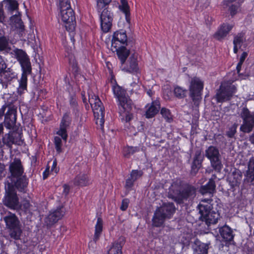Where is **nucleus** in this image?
Masks as SVG:
<instances>
[{"instance_id":"23","label":"nucleus","mask_w":254,"mask_h":254,"mask_svg":"<svg viewBox=\"0 0 254 254\" xmlns=\"http://www.w3.org/2000/svg\"><path fill=\"white\" fill-rule=\"evenodd\" d=\"M103 229V221L101 217L97 218L96 223L95 226V231L92 240L88 243L89 247L93 248L97 241H99Z\"/></svg>"},{"instance_id":"3","label":"nucleus","mask_w":254,"mask_h":254,"mask_svg":"<svg viewBox=\"0 0 254 254\" xmlns=\"http://www.w3.org/2000/svg\"><path fill=\"white\" fill-rule=\"evenodd\" d=\"M213 202L212 199H204L197 206L199 220L208 226L216 224L220 218V213L217 208L214 209Z\"/></svg>"},{"instance_id":"32","label":"nucleus","mask_w":254,"mask_h":254,"mask_svg":"<svg viewBox=\"0 0 254 254\" xmlns=\"http://www.w3.org/2000/svg\"><path fill=\"white\" fill-rule=\"evenodd\" d=\"M125 243L124 238H120L114 242L108 252V254H122V248Z\"/></svg>"},{"instance_id":"27","label":"nucleus","mask_w":254,"mask_h":254,"mask_svg":"<svg viewBox=\"0 0 254 254\" xmlns=\"http://www.w3.org/2000/svg\"><path fill=\"white\" fill-rule=\"evenodd\" d=\"M14 184L16 188L20 191H26L28 181L25 175L11 180Z\"/></svg>"},{"instance_id":"16","label":"nucleus","mask_w":254,"mask_h":254,"mask_svg":"<svg viewBox=\"0 0 254 254\" xmlns=\"http://www.w3.org/2000/svg\"><path fill=\"white\" fill-rule=\"evenodd\" d=\"M128 43L127 36L125 30L120 29L114 32L111 41V47L127 46Z\"/></svg>"},{"instance_id":"35","label":"nucleus","mask_w":254,"mask_h":254,"mask_svg":"<svg viewBox=\"0 0 254 254\" xmlns=\"http://www.w3.org/2000/svg\"><path fill=\"white\" fill-rule=\"evenodd\" d=\"M140 151V148L139 146H133L127 145L123 147L122 153L125 158H129L131 155L136 152H139Z\"/></svg>"},{"instance_id":"49","label":"nucleus","mask_w":254,"mask_h":254,"mask_svg":"<svg viewBox=\"0 0 254 254\" xmlns=\"http://www.w3.org/2000/svg\"><path fill=\"white\" fill-rule=\"evenodd\" d=\"M143 172L141 170H132L128 178L135 182L143 175Z\"/></svg>"},{"instance_id":"9","label":"nucleus","mask_w":254,"mask_h":254,"mask_svg":"<svg viewBox=\"0 0 254 254\" xmlns=\"http://www.w3.org/2000/svg\"><path fill=\"white\" fill-rule=\"evenodd\" d=\"M70 0H64V28L68 32L70 39L74 44L76 22L74 11L71 7Z\"/></svg>"},{"instance_id":"6","label":"nucleus","mask_w":254,"mask_h":254,"mask_svg":"<svg viewBox=\"0 0 254 254\" xmlns=\"http://www.w3.org/2000/svg\"><path fill=\"white\" fill-rule=\"evenodd\" d=\"M176 211L173 202L164 203L155 210L152 219V225L155 227L162 226L166 219H170Z\"/></svg>"},{"instance_id":"1","label":"nucleus","mask_w":254,"mask_h":254,"mask_svg":"<svg viewBox=\"0 0 254 254\" xmlns=\"http://www.w3.org/2000/svg\"><path fill=\"white\" fill-rule=\"evenodd\" d=\"M197 188L193 184L185 181L181 178L172 180L168 189V196L177 204L193 199L196 195Z\"/></svg>"},{"instance_id":"5","label":"nucleus","mask_w":254,"mask_h":254,"mask_svg":"<svg viewBox=\"0 0 254 254\" xmlns=\"http://www.w3.org/2000/svg\"><path fill=\"white\" fill-rule=\"evenodd\" d=\"M16 59L19 62L23 73L19 81V87L17 93L20 95L27 90V75L31 72V66L30 60L26 53L22 50L16 49L13 51Z\"/></svg>"},{"instance_id":"53","label":"nucleus","mask_w":254,"mask_h":254,"mask_svg":"<svg viewBox=\"0 0 254 254\" xmlns=\"http://www.w3.org/2000/svg\"><path fill=\"white\" fill-rule=\"evenodd\" d=\"M238 125L236 123H234L232 126L230 127L228 130L226 132V135L229 138H233L234 137L235 134L237 132V128Z\"/></svg>"},{"instance_id":"61","label":"nucleus","mask_w":254,"mask_h":254,"mask_svg":"<svg viewBox=\"0 0 254 254\" xmlns=\"http://www.w3.org/2000/svg\"><path fill=\"white\" fill-rule=\"evenodd\" d=\"M128 129H130V131L127 132V134L129 136H135L136 135L137 132L134 127L131 126ZM127 131H128L127 130Z\"/></svg>"},{"instance_id":"44","label":"nucleus","mask_w":254,"mask_h":254,"mask_svg":"<svg viewBox=\"0 0 254 254\" xmlns=\"http://www.w3.org/2000/svg\"><path fill=\"white\" fill-rule=\"evenodd\" d=\"M210 164L213 170L216 173H220L223 168V165L221 160V157H218L210 161Z\"/></svg>"},{"instance_id":"26","label":"nucleus","mask_w":254,"mask_h":254,"mask_svg":"<svg viewBox=\"0 0 254 254\" xmlns=\"http://www.w3.org/2000/svg\"><path fill=\"white\" fill-rule=\"evenodd\" d=\"M219 232L222 240L226 242H231L233 241L234 234L232 229L225 225L219 228Z\"/></svg>"},{"instance_id":"47","label":"nucleus","mask_w":254,"mask_h":254,"mask_svg":"<svg viewBox=\"0 0 254 254\" xmlns=\"http://www.w3.org/2000/svg\"><path fill=\"white\" fill-rule=\"evenodd\" d=\"M3 2H7V10L10 12L18 9V4L16 0H3Z\"/></svg>"},{"instance_id":"13","label":"nucleus","mask_w":254,"mask_h":254,"mask_svg":"<svg viewBox=\"0 0 254 254\" xmlns=\"http://www.w3.org/2000/svg\"><path fill=\"white\" fill-rule=\"evenodd\" d=\"M204 83L199 77L191 78L189 86L190 97L195 106H198L202 99Z\"/></svg>"},{"instance_id":"60","label":"nucleus","mask_w":254,"mask_h":254,"mask_svg":"<svg viewBox=\"0 0 254 254\" xmlns=\"http://www.w3.org/2000/svg\"><path fill=\"white\" fill-rule=\"evenodd\" d=\"M6 65L7 64L4 60L2 57L0 56V72L4 70V68L6 67Z\"/></svg>"},{"instance_id":"63","label":"nucleus","mask_w":254,"mask_h":254,"mask_svg":"<svg viewBox=\"0 0 254 254\" xmlns=\"http://www.w3.org/2000/svg\"><path fill=\"white\" fill-rule=\"evenodd\" d=\"M7 108V106L3 105L0 109V119H2V117L4 115V112L5 111L6 108Z\"/></svg>"},{"instance_id":"55","label":"nucleus","mask_w":254,"mask_h":254,"mask_svg":"<svg viewBox=\"0 0 254 254\" xmlns=\"http://www.w3.org/2000/svg\"><path fill=\"white\" fill-rule=\"evenodd\" d=\"M172 92L170 88L164 89L163 91V97L166 100H170L172 97Z\"/></svg>"},{"instance_id":"10","label":"nucleus","mask_w":254,"mask_h":254,"mask_svg":"<svg viewBox=\"0 0 254 254\" xmlns=\"http://www.w3.org/2000/svg\"><path fill=\"white\" fill-rule=\"evenodd\" d=\"M240 116L243 120V124L240 127V131L244 133L251 132L254 127V112H251L247 107H244L241 109ZM250 140L254 144V131Z\"/></svg>"},{"instance_id":"15","label":"nucleus","mask_w":254,"mask_h":254,"mask_svg":"<svg viewBox=\"0 0 254 254\" xmlns=\"http://www.w3.org/2000/svg\"><path fill=\"white\" fill-rule=\"evenodd\" d=\"M121 64L120 68L122 71L133 75L140 74L137 57L135 54L131 55L126 62Z\"/></svg>"},{"instance_id":"50","label":"nucleus","mask_w":254,"mask_h":254,"mask_svg":"<svg viewBox=\"0 0 254 254\" xmlns=\"http://www.w3.org/2000/svg\"><path fill=\"white\" fill-rule=\"evenodd\" d=\"M241 4L239 2L232 4L228 6V11L232 17L234 16L238 12Z\"/></svg>"},{"instance_id":"12","label":"nucleus","mask_w":254,"mask_h":254,"mask_svg":"<svg viewBox=\"0 0 254 254\" xmlns=\"http://www.w3.org/2000/svg\"><path fill=\"white\" fill-rule=\"evenodd\" d=\"M237 91L236 87L229 81L221 83L219 88L217 89L214 98L217 103H224L230 100Z\"/></svg>"},{"instance_id":"11","label":"nucleus","mask_w":254,"mask_h":254,"mask_svg":"<svg viewBox=\"0 0 254 254\" xmlns=\"http://www.w3.org/2000/svg\"><path fill=\"white\" fill-rule=\"evenodd\" d=\"M6 227L8 230L9 235L11 238L18 240L20 239L22 230L20 222L17 217L11 213L3 217Z\"/></svg>"},{"instance_id":"48","label":"nucleus","mask_w":254,"mask_h":254,"mask_svg":"<svg viewBox=\"0 0 254 254\" xmlns=\"http://www.w3.org/2000/svg\"><path fill=\"white\" fill-rule=\"evenodd\" d=\"M245 34L243 33H239L235 36L233 40V44L239 46L241 48L244 42Z\"/></svg>"},{"instance_id":"14","label":"nucleus","mask_w":254,"mask_h":254,"mask_svg":"<svg viewBox=\"0 0 254 254\" xmlns=\"http://www.w3.org/2000/svg\"><path fill=\"white\" fill-rule=\"evenodd\" d=\"M5 195L3 204L12 209L19 208V199L13 185L7 182L5 185Z\"/></svg>"},{"instance_id":"62","label":"nucleus","mask_w":254,"mask_h":254,"mask_svg":"<svg viewBox=\"0 0 254 254\" xmlns=\"http://www.w3.org/2000/svg\"><path fill=\"white\" fill-rule=\"evenodd\" d=\"M248 55V54L247 52H243V53L242 54V55L240 57L239 62L243 64L245 60H246V58L247 57Z\"/></svg>"},{"instance_id":"8","label":"nucleus","mask_w":254,"mask_h":254,"mask_svg":"<svg viewBox=\"0 0 254 254\" xmlns=\"http://www.w3.org/2000/svg\"><path fill=\"white\" fill-rule=\"evenodd\" d=\"M88 102L93 112L95 122L100 129L104 130L105 108L103 103L98 95L89 94Z\"/></svg>"},{"instance_id":"21","label":"nucleus","mask_w":254,"mask_h":254,"mask_svg":"<svg viewBox=\"0 0 254 254\" xmlns=\"http://www.w3.org/2000/svg\"><path fill=\"white\" fill-rule=\"evenodd\" d=\"M203 157L201 156V151L197 150L195 152L193 160L191 164L190 174L191 176H195L201 168Z\"/></svg>"},{"instance_id":"25","label":"nucleus","mask_w":254,"mask_h":254,"mask_svg":"<svg viewBox=\"0 0 254 254\" xmlns=\"http://www.w3.org/2000/svg\"><path fill=\"white\" fill-rule=\"evenodd\" d=\"M92 184L90 179L87 174H79L74 178L73 184L75 186L84 187L89 186Z\"/></svg>"},{"instance_id":"39","label":"nucleus","mask_w":254,"mask_h":254,"mask_svg":"<svg viewBox=\"0 0 254 254\" xmlns=\"http://www.w3.org/2000/svg\"><path fill=\"white\" fill-rule=\"evenodd\" d=\"M69 69L73 73L74 76L79 74L80 69L78 65V63L74 56H70L68 58Z\"/></svg>"},{"instance_id":"19","label":"nucleus","mask_w":254,"mask_h":254,"mask_svg":"<svg viewBox=\"0 0 254 254\" xmlns=\"http://www.w3.org/2000/svg\"><path fill=\"white\" fill-rule=\"evenodd\" d=\"M9 171L11 174L9 178L11 180L24 175V169L19 159H14L9 165Z\"/></svg>"},{"instance_id":"20","label":"nucleus","mask_w":254,"mask_h":254,"mask_svg":"<svg viewBox=\"0 0 254 254\" xmlns=\"http://www.w3.org/2000/svg\"><path fill=\"white\" fill-rule=\"evenodd\" d=\"M233 28V25L227 23H223L218 27L213 35V38L219 41H222L229 34Z\"/></svg>"},{"instance_id":"31","label":"nucleus","mask_w":254,"mask_h":254,"mask_svg":"<svg viewBox=\"0 0 254 254\" xmlns=\"http://www.w3.org/2000/svg\"><path fill=\"white\" fill-rule=\"evenodd\" d=\"M160 108V103L158 100L152 101L149 107L145 113V117L150 119L154 117L159 112Z\"/></svg>"},{"instance_id":"52","label":"nucleus","mask_w":254,"mask_h":254,"mask_svg":"<svg viewBox=\"0 0 254 254\" xmlns=\"http://www.w3.org/2000/svg\"><path fill=\"white\" fill-rule=\"evenodd\" d=\"M134 181L133 180H131L129 178H128L126 180V183L125 185V188L126 189V195H127L129 191H130L133 189V187L134 185Z\"/></svg>"},{"instance_id":"43","label":"nucleus","mask_w":254,"mask_h":254,"mask_svg":"<svg viewBox=\"0 0 254 254\" xmlns=\"http://www.w3.org/2000/svg\"><path fill=\"white\" fill-rule=\"evenodd\" d=\"M11 20L15 23L16 28L20 30L19 34L21 36H23L24 26L19 16L16 14L13 15L11 17Z\"/></svg>"},{"instance_id":"22","label":"nucleus","mask_w":254,"mask_h":254,"mask_svg":"<svg viewBox=\"0 0 254 254\" xmlns=\"http://www.w3.org/2000/svg\"><path fill=\"white\" fill-rule=\"evenodd\" d=\"M16 76L15 72L10 67H6L0 72V83L3 88H6L8 83L11 81Z\"/></svg>"},{"instance_id":"30","label":"nucleus","mask_w":254,"mask_h":254,"mask_svg":"<svg viewBox=\"0 0 254 254\" xmlns=\"http://www.w3.org/2000/svg\"><path fill=\"white\" fill-rule=\"evenodd\" d=\"M127 46H119V47H112L116 52L117 55L121 64L126 62L130 54V50L127 49Z\"/></svg>"},{"instance_id":"40","label":"nucleus","mask_w":254,"mask_h":254,"mask_svg":"<svg viewBox=\"0 0 254 254\" xmlns=\"http://www.w3.org/2000/svg\"><path fill=\"white\" fill-rule=\"evenodd\" d=\"M242 179V175L238 174L233 173L228 178L231 189H235L236 187H239Z\"/></svg>"},{"instance_id":"59","label":"nucleus","mask_w":254,"mask_h":254,"mask_svg":"<svg viewBox=\"0 0 254 254\" xmlns=\"http://www.w3.org/2000/svg\"><path fill=\"white\" fill-rule=\"evenodd\" d=\"M237 0H223L222 3L224 7L227 8L230 5L233 4V3L236 1Z\"/></svg>"},{"instance_id":"45","label":"nucleus","mask_w":254,"mask_h":254,"mask_svg":"<svg viewBox=\"0 0 254 254\" xmlns=\"http://www.w3.org/2000/svg\"><path fill=\"white\" fill-rule=\"evenodd\" d=\"M160 114L166 122L171 123L173 122V116L169 109L163 107L160 110Z\"/></svg>"},{"instance_id":"28","label":"nucleus","mask_w":254,"mask_h":254,"mask_svg":"<svg viewBox=\"0 0 254 254\" xmlns=\"http://www.w3.org/2000/svg\"><path fill=\"white\" fill-rule=\"evenodd\" d=\"M63 121L64 117H63L61 121L60 129L57 131V133L59 136H56L54 138V144L56 151L58 153H60L62 152V138L64 139V127H63V125L64 124Z\"/></svg>"},{"instance_id":"4","label":"nucleus","mask_w":254,"mask_h":254,"mask_svg":"<svg viewBox=\"0 0 254 254\" xmlns=\"http://www.w3.org/2000/svg\"><path fill=\"white\" fill-rule=\"evenodd\" d=\"M112 0H97L96 10L99 13L100 27L104 33L109 32L113 26L114 13L109 5Z\"/></svg>"},{"instance_id":"38","label":"nucleus","mask_w":254,"mask_h":254,"mask_svg":"<svg viewBox=\"0 0 254 254\" xmlns=\"http://www.w3.org/2000/svg\"><path fill=\"white\" fill-rule=\"evenodd\" d=\"M62 217L61 208L51 213L46 218V222L48 225H52L57 222Z\"/></svg>"},{"instance_id":"7","label":"nucleus","mask_w":254,"mask_h":254,"mask_svg":"<svg viewBox=\"0 0 254 254\" xmlns=\"http://www.w3.org/2000/svg\"><path fill=\"white\" fill-rule=\"evenodd\" d=\"M176 211L173 202L164 203L155 210L152 219V225L155 227L162 226L166 219H170Z\"/></svg>"},{"instance_id":"54","label":"nucleus","mask_w":254,"mask_h":254,"mask_svg":"<svg viewBox=\"0 0 254 254\" xmlns=\"http://www.w3.org/2000/svg\"><path fill=\"white\" fill-rule=\"evenodd\" d=\"M63 0H59V2L58 4V8L59 10V13L58 14V22L61 24L62 22H64V14L63 13Z\"/></svg>"},{"instance_id":"18","label":"nucleus","mask_w":254,"mask_h":254,"mask_svg":"<svg viewBox=\"0 0 254 254\" xmlns=\"http://www.w3.org/2000/svg\"><path fill=\"white\" fill-rule=\"evenodd\" d=\"M7 108L3 123L6 128L10 129L16 123L17 107L13 105H8Z\"/></svg>"},{"instance_id":"51","label":"nucleus","mask_w":254,"mask_h":254,"mask_svg":"<svg viewBox=\"0 0 254 254\" xmlns=\"http://www.w3.org/2000/svg\"><path fill=\"white\" fill-rule=\"evenodd\" d=\"M31 204L28 200L24 199L20 205L19 204V208L23 210L25 213H30V207Z\"/></svg>"},{"instance_id":"41","label":"nucleus","mask_w":254,"mask_h":254,"mask_svg":"<svg viewBox=\"0 0 254 254\" xmlns=\"http://www.w3.org/2000/svg\"><path fill=\"white\" fill-rule=\"evenodd\" d=\"M187 90L179 85H174L173 94L174 96L179 99H182L187 97Z\"/></svg>"},{"instance_id":"24","label":"nucleus","mask_w":254,"mask_h":254,"mask_svg":"<svg viewBox=\"0 0 254 254\" xmlns=\"http://www.w3.org/2000/svg\"><path fill=\"white\" fill-rule=\"evenodd\" d=\"M191 247L193 251V254H207L208 245L202 243L198 239H196L191 243Z\"/></svg>"},{"instance_id":"36","label":"nucleus","mask_w":254,"mask_h":254,"mask_svg":"<svg viewBox=\"0 0 254 254\" xmlns=\"http://www.w3.org/2000/svg\"><path fill=\"white\" fill-rule=\"evenodd\" d=\"M205 155L210 161L220 156L218 149L212 145L209 146L205 150Z\"/></svg>"},{"instance_id":"56","label":"nucleus","mask_w":254,"mask_h":254,"mask_svg":"<svg viewBox=\"0 0 254 254\" xmlns=\"http://www.w3.org/2000/svg\"><path fill=\"white\" fill-rule=\"evenodd\" d=\"M129 203V200L128 198L123 199L122 201L120 209L123 211H126L128 208Z\"/></svg>"},{"instance_id":"17","label":"nucleus","mask_w":254,"mask_h":254,"mask_svg":"<svg viewBox=\"0 0 254 254\" xmlns=\"http://www.w3.org/2000/svg\"><path fill=\"white\" fill-rule=\"evenodd\" d=\"M21 134L18 131H10L4 135L2 138L3 143L9 148L12 144L21 145L23 141L22 139Z\"/></svg>"},{"instance_id":"34","label":"nucleus","mask_w":254,"mask_h":254,"mask_svg":"<svg viewBox=\"0 0 254 254\" xmlns=\"http://www.w3.org/2000/svg\"><path fill=\"white\" fill-rule=\"evenodd\" d=\"M121 4L119 5V9L125 14V19L128 23L130 22V8L127 0H120Z\"/></svg>"},{"instance_id":"46","label":"nucleus","mask_w":254,"mask_h":254,"mask_svg":"<svg viewBox=\"0 0 254 254\" xmlns=\"http://www.w3.org/2000/svg\"><path fill=\"white\" fill-rule=\"evenodd\" d=\"M9 39L8 37L2 36L0 37V50H7L10 49L9 47Z\"/></svg>"},{"instance_id":"42","label":"nucleus","mask_w":254,"mask_h":254,"mask_svg":"<svg viewBox=\"0 0 254 254\" xmlns=\"http://www.w3.org/2000/svg\"><path fill=\"white\" fill-rule=\"evenodd\" d=\"M72 118L75 119L70 111L64 113V143L66 142L68 136L66 127L71 125Z\"/></svg>"},{"instance_id":"57","label":"nucleus","mask_w":254,"mask_h":254,"mask_svg":"<svg viewBox=\"0 0 254 254\" xmlns=\"http://www.w3.org/2000/svg\"><path fill=\"white\" fill-rule=\"evenodd\" d=\"M108 80L109 82H110L112 85V87L119 85L116 81L115 76L112 71L110 72V78L108 79Z\"/></svg>"},{"instance_id":"2","label":"nucleus","mask_w":254,"mask_h":254,"mask_svg":"<svg viewBox=\"0 0 254 254\" xmlns=\"http://www.w3.org/2000/svg\"><path fill=\"white\" fill-rule=\"evenodd\" d=\"M112 89L116 100L121 121L129 123L133 118L132 100L127 94L126 90L119 85L112 87Z\"/></svg>"},{"instance_id":"64","label":"nucleus","mask_w":254,"mask_h":254,"mask_svg":"<svg viewBox=\"0 0 254 254\" xmlns=\"http://www.w3.org/2000/svg\"><path fill=\"white\" fill-rule=\"evenodd\" d=\"M4 19V13L3 10L2 9V5L0 3V22H2V21Z\"/></svg>"},{"instance_id":"37","label":"nucleus","mask_w":254,"mask_h":254,"mask_svg":"<svg viewBox=\"0 0 254 254\" xmlns=\"http://www.w3.org/2000/svg\"><path fill=\"white\" fill-rule=\"evenodd\" d=\"M246 177L249 182L254 184V157L250 158L248 164V170L246 173Z\"/></svg>"},{"instance_id":"29","label":"nucleus","mask_w":254,"mask_h":254,"mask_svg":"<svg viewBox=\"0 0 254 254\" xmlns=\"http://www.w3.org/2000/svg\"><path fill=\"white\" fill-rule=\"evenodd\" d=\"M69 106L66 111H70L75 119H77L79 117V110L75 95L73 94L69 96Z\"/></svg>"},{"instance_id":"58","label":"nucleus","mask_w":254,"mask_h":254,"mask_svg":"<svg viewBox=\"0 0 254 254\" xmlns=\"http://www.w3.org/2000/svg\"><path fill=\"white\" fill-rule=\"evenodd\" d=\"M198 127V123L196 122L195 123L193 124L191 127L190 134L193 135L197 133L196 129Z\"/></svg>"},{"instance_id":"33","label":"nucleus","mask_w":254,"mask_h":254,"mask_svg":"<svg viewBox=\"0 0 254 254\" xmlns=\"http://www.w3.org/2000/svg\"><path fill=\"white\" fill-rule=\"evenodd\" d=\"M216 185L215 181L211 179L205 185L201 186L199 189L200 192L202 194L206 193L212 194L215 190Z\"/></svg>"}]
</instances>
